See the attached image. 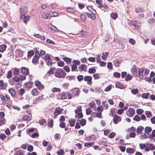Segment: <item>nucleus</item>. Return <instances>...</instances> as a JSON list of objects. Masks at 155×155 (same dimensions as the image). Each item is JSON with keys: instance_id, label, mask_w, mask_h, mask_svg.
Listing matches in <instances>:
<instances>
[{"instance_id": "423d86ee", "label": "nucleus", "mask_w": 155, "mask_h": 155, "mask_svg": "<svg viewBox=\"0 0 155 155\" xmlns=\"http://www.w3.org/2000/svg\"><path fill=\"white\" fill-rule=\"evenodd\" d=\"M35 85L40 90H43L44 88V85L38 80H36L35 82Z\"/></svg>"}, {"instance_id": "9b49d317", "label": "nucleus", "mask_w": 155, "mask_h": 155, "mask_svg": "<svg viewBox=\"0 0 155 155\" xmlns=\"http://www.w3.org/2000/svg\"><path fill=\"white\" fill-rule=\"evenodd\" d=\"M121 119L120 117L115 115L114 117L113 121L114 124H117L121 120Z\"/></svg>"}, {"instance_id": "20e7f679", "label": "nucleus", "mask_w": 155, "mask_h": 155, "mask_svg": "<svg viewBox=\"0 0 155 155\" xmlns=\"http://www.w3.org/2000/svg\"><path fill=\"white\" fill-rule=\"evenodd\" d=\"M96 2L98 5V7L100 8H104L105 9L108 8V6L106 4H103L102 0H96Z\"/></svg>"}, {"instance_id": "412c9836", "label": "nucleus", "mask_w": 155, "mask_h": 155, "mask_svg": "<svg viewBox=\"0 0 155 155\" xmlns=\"http://www.w3.org/2000/svg\"><path fill=\"white\" fill-rule=\"evenodd\" d=\"M8 92L11 94L12 96L14 97L16 95L15 91L12 88H10L8 90Z\"/></svg>"}, {"instance_id": "a211bd4d", "label": "nucleus", "mask_w": 155, "mask_h": 155, "mask_svg": "<svg viewBox=\"0 0 155 155\" xmlns=\"http://www.w3.org/2000/svg\"><path fill=\"white\" fill-rule=\"evenodd\" d=\"M131 73L134 76H136L137 74V70L136 66H134L131 68Z\"/></svg>"}, {"instance_id": "09e8293b", "label": "nucleus", "mask_w": 155, "mask_h": 155, "mask_svg": "<svg viewBox=\"0 0 155 155\" xmlns=\"http://www.w3.org/2000/svg\"><path fill=\"white\" fill-rule=\"evenodd\" d=\"M66 99L67 98L68 99H71L72 98V96L69 92H66Z\"/></svg>"}, {"instance_id": "aec40b11", "label": "nucleus", "mask_w": 155, "mask_h": 155, "mask_svg": "<svg viewBox=\"0 0 155 155\" xmlns=\"http://www.w3.org/2000/svg\"><path fill=\"white\" fill-rule=\"evenodd\" d=\"M39 58V56H38L36 54H35L32 60L33 63L34 64H36L38 62Z\"/></svg>"}, {"instance_id": "a18cd8bd", "label": "nucleus", "mask_w": 155, "mask_h": 155, "mask_svg": "<svg viewBox=\"0 0 155 155\" xmlns=\"http://www.w3.org/2000/svg\"><path fill=\"white\" fill-rule=\"evenodd\" d=\"M19 73V70L17 68H15L13 71V75H18Z\"/></svg>"}, {"instance_id": "7ed1b4c3", "label": "nucleus", "mask_w": 155, "mask_h": 155, "mask_svg": "<svg viewBox=\"0 0 155 155\" xmlns=\"http://www.w3.org/2000/svg\"><path fill=\"white\" fill-rule=\"evenodd\" d=\"M0 97L2 102H9L11 101L10 96L7 94L2 93L0 94Z\"/></svg>"}, {"instance_id": "6e6d98bb", "label": "nucleus", "mask_w": 155, "mask_h": 155, "mask_svg": "<svg viewBox=\"0 0 155 155\" xmlns=\"http://www.w3.org/2000/svg\"><path fill=\"white\" fill-rule=\"evenodd\" d=\"M39 123L41 125L44 126H46V121L44 119H42L41 121H40Z\"/></svg>"}, {"instance_id": "f704fd0d", "label": "nucleus", "mask_w": 155, "mask_h": 155, "mask_svg": "<svg viewBox=\"0 0 155 155\" xmlns=\"http://www.w3.org/2000/svg\"><path fill=\"white\" fill-rule=\"evenodd\" d=\"M6 48V46L5 45H0V52H3L5 51Z\"/></svg>"}, {"instance_id": "a878e982", "label": "nucleus", "mask_w": 155, "mask_h": 155, "mask_svg": "<svg viewBox=\"0 0 155 155\" xmlns=\"http://www.w3.org/2000/svg\"><path fill=\"white\" fill-rule=\"evenodd\" d=\"M116 86L117 87L121 89L123 88L124 87V85L119 81H118L116 83Z\"/></svg>"}, {"instance_id": "864d4df0", "label": "nucleus", "mask_w": 155, "mask_h": 155, "mask_svg": "<svg viewBox=\"0 0 155 155\" xmlns=\"http://www.w3.org/2000/svg\"><path fill=\"white\" fill-rule=\"evenodd\" d=\"M77 79L79 82H81L83 80L84 78L82 75H79L77 76Z\"/></svg>"}, {"instance_id": "f03ea898", "label": "nucleus", "mask_w": 155, "mask_h": 155, "mask_svg": "<svg viewBox=\"0 0 155 155\" xmlns=\"http://www.w3.org/2000/svg\"><path fill=\"white\" fill-rule=\"evenodd\" d=\"M138 72V75L139 78L140 79H143L144 78V76L148 74L149 73V70L147 69L144 70L141 68L139 69Z\"/></svg>"}, {"instance_id": "c756f323", "label": "nucleus", "mask_w": 155, "mask_h": 155, "mask_svg": "<svg viewBox=\"0 0 155 155\" xmlns=\"http://www.w3.org/2000/svg\"><path fill=\"white\" fill-rule=\"evenodd\" d=\"M71 71L72 72L77 71L78 70H77V65L72 64L71 65Z\"/></svg>"}, {"instance_id": "680f3d73", "label": "nucleus", "mask_w": 155, "mask_h": 155, "mask_svg": "<svg viewBox=\"0 0 155 155\" xmlns=\"http://www.w3.org/2000/svg\"><path fill=\"white\" fill-rule=\"evenodd\" d=\"M132 78L133 76L132 75L128 74L126 76L125 80L126 81H128L130 80Z\"/></svg>"}, {"instance_id": "ddd939ff", "label": "nucleus", "mask_w": 155, "mask_h": 155, "mask_svg": "<svg viewBox=\"0 0 155 155\" xmlns=\"http://www.w3.org/2000/svg\"><path fill=\"white\" fill-rule=\"evenodd\" d=\"M21 73L23 74L27 75L29 74V71L28 68L25 67H22L21 68Z\"/></svg>"}, {"instance_id": "f3484780", "label": "nucleus", "mask_w": 155, "mask_h": 155, "mask_svg": "<svg viewBox=\"0 0 155 155\" xmlns=\"http://www.w3.org/2000/svg\"><path fill=\"white\" fill-rule=\"evenodd\" d=\"M20 13V19H22L23 16L25 15L26 12L24 11V8L23 7L20 8L19 9Z\"/></svg>"}, {"instance_id": "1a4fd4ad", "label": "nucleus", "mask_w": 155, "mask_h": 155, "mask_svg": "<svg viewBox=\"0 0 155 155\" xmlns=\"http://www.w3.org/2000/svg\"><path fill=\"white\" fill-rule=\"evenodd\" d=\"M66 92L61 93L57 95V98L59 100H63L66 99Z\"/></svg>"}, {"instance_id": "39448f33", "label": "nucleus", "mask_w": 155, "mask_h": 155, "mask_svg": "<svg viewBox=\"0 0 155 155\" xmlns=\"http://www.w3.org/2000/svg\"><path fill=\"white\" fill-rule=\"evenodd\" d=\"M126 114L129 117H132L135 114V111L134 109L130 108L126 111Z\"/></svg>"}, {"instance_id": "7c9ffc66", "label": "nucleus", "mask_w": 155, "mask_h": 155, "mask_svg": "<svg viewBox=\"0 0 155 155\" xmlns=\"http://www.w3.org/2000/svg\"><path fill=\"white\" fill-rule=\"evenodd\" d=\"M110 17L113 19L115 20L118 17V15L117 13L112 12L110 14Z\"/></svg>"}, {"instance_id": "8fccbe9b", "label": "nucleus", "mask_w": 155, "mask_h": 155, "mask_svg": "<svg viewBox=\"0 0 155 155\" xmlns=\"http://www.w3.org/2000/svg\"><path fill=\"white\" fill-rule=\"evenodd\" d=\"M57 153L58 155H64V152L63 150L61 149L57 151Z\"/></svg>"}, {"instance_id": "a19ab883", "label": "nucleus", "mask_w": 155, "mask_h": 155, "mask_svg": "<svg viewBox=\"0 0 155 155\" xmlns=\"http://www.w3.org/2000/svg\"><path fill=\"white\" fill-rule=\"evenodd\" d=\"M64 61L66 62L67 64H70L71 61V58L64 57L63 58Z\"/></svg>"}, {"instance_id": "72a5a7b5", "label": "nucleus", "mask_w": 155, "mask_h": 155, "mask_svg": "<svg viewBox=\"0 0 155 155\" xmlns=\"http://www.w3.org/2000/svg\"><path fill=\"white\" fill-rule=\"evenodd\" d=\"M87 8L88 9V10L93 15H95L96 14V11L94 10L93 8L92 7H89V8H88L87 7Z\"/></svg>"}, {"instance_id": "3c124183", "label": "nucleus", "mask_w": 155, "mask_h": 155, "mask_svg": "<svg viewBox=\"0 0 155 155\" xmlns=\"http://www.w3.org/2000/svg\"><path fill=\"white\" fill-rule=\"evenodd\" d=\"M33 83L30 82H28L25 84V86L27 88H31L32 87V85Z\"/></svg>"}, {"instance_id": "0eeeda50", "label": "nucleus", "mask_w": 155, "mask_h": 155, "mask_svg": "<svg viewBox=\"0 0 155 155\" xmlns=\"http://www.w3.org/2000/svg\"><path fill=\"white\" fill-rule=\"evenodd\" d=\"M130 25L134 27V29L140 30V26L139 25V23L136 21H130Z\"/></svg>"}, {"instance_id": "49530a36", "label": "nucleus", "mask_w": 155, "mask_h": 155, "mask_svg": "<svg viewBox=\"0 0 155 155\" xmlns=\"http://www.w3.org/2000/svg\"><path fill=\"white\" fill-rule=\"evenodd\" d=\"M53 120H50L48 121V126L50 127H52L53 126Z\"/></svg>"}, {"instance_id": "de8ad7c7", "label": "nucleus", "mask_w": 155, "mask_h": 155, "mask_svg": "<svg viewBox=\"0 0 155 155\" xmlns=\"http://www.w3.org/2000/svg\"><path fill=\"white\" fill-rule=\"evenodd\" d=\"M6 122V121L5 118H2L1 119L0 118V126L5 124Z\"/></svg>"}, {"instance_id": "0e129e2a", "label": "nucleus", "mask_w": 155, "mask_h": 155, "mask_svg": "<svg viewBox=\"0 0 155 155\" xmlns=\"http://www.w3.org/2000/svg\"><path fill=\"white\" fill-rule=\"evenodd\" d=\"M12 76V71H9L8 72L6 78H7L10 79L11 78Z\"/></svg>"}, {"instance_id": "ea45409f", "label": "nucleus", "mask_w": 155, "mask_h": 155, "mask_svg": "<svg viewBox=\"0 0 155 155\" xmlns=\"http://www.w3.org/2000/svg\"><path fill=\"white\" fill-rule=\"evenodd\" d=\"M120 61L116 59L114 61V64L115 67H118L120 66Z\"/></svg>"}, {"instance_id": "5701e85b", "label": "nucleus", "mask_w": 155, "mask_h": 155, "mask_svg": "<svg viewBox=\"0 0 155 155\" xmlns=\"http://www.w3.org/2000/svg\"><path fill=\"white\" fill-rule=\"evenodd\" d=\"M32 115L30 116L25 115H24L22 117V119L24 121H30L31 120Z\"/></svg>"}, {"instance_id": "79ce46f5", "label": "nucleus", "mask_w": 155, "mask_h": 155, "mask_svg": "<svg viewBox=\"0 0 155 155\" xmlns=\"http://www.w3.org/2000/svg\"><path fill=\"white\" fill-rule=\"evenodd\" d=\"M94 144V142H86L84 143V146L85 147H90Z\"/></svg>"}, {"instance_id": "338daca9", "label": "nucleus", "mask_w": 155, "mask_h": 155, "mask_svg": "<svg viewBox=\"0 0 155 155\" xmlns=\"http://www.w3.org/2000/svg\"><path fill=\"white\" fill-rule=\"evenodd\" d=\"M57 64L58 66L62 67L64 65V63L63 61H59L58 62Z\"/></svg>"}, {"instance_id": "6e6552de", "label": "nucleus", "mask_w": 155, "mask_h": 155, "mask_svg": "<svg viewBox=\"0 0 155 155\" xmlns=\"http://www.w3.org/2000/svg\"><path fill=\"white\" fill-rule=\"evenodd\" d=\"M84 80L87 82V84L89 85L92 84V77L89 76H86L84 77Z\"/></svg>"}, {"instance_id": "4468645a", "label": "nucleus", "mask_w": 155, "mask_h": 155, "mask_svg": "<svg viewBox=\"0 0 155 155\" xmlns=\"http://www.w3.org/2000/svg\"><path fill=\"white\" fill-rule=\"evenodd\" d=\"M87 67L86 65L81 64L78 67V69L79 71H87Z\"/></svg>"}, {"instance_id": "774afa93", "label": "nucleus", "mask_w": 155, "mask_h": 155, "mask_svg": "<svg viewBox=\"0 0 155 155\" xmlns=\"http://www.w3.org/2000/svg\"><path fill=\"white\" fill-rule=\"evenodd\" d=\"M72 63H73V64H75L76 65H79L80 64V62L79 60H74L72 61Z\"/></svg>"}, {"instance_id": "4c0bfd02", "label": "nucleus", "mask_w": 155, "mask_h": 155, "mask_svg": "<svg viewBox=\"0 0 155 155\" xmlns=\"http://www.w3.org/2000/svg\"><path fill=\"white\" fill-rule=\"evenodd\" d=\"M30 16H25L23 18V22L27 24L30 20Z\"/></svg>"}, {"instance_id": "9d476101", "label": "nucleus", "mask_w": 155, "mask_h": 155, "mask_svg": "<svg viewBox=\"0 0 155 155\" xmlns=\"http://www.w3.org/2000/svg\"><path fill=\"white\" fill-rule=\"evenodd\" d=\"M91 116L92 117H97L98 118H101L102 117V114L101 112H93L91 115Z\"/></svg>"}, {"instance_id": "c9c22d12", "label": "nucleus", "mask_w": 155, "mask_h": 155, "mask_svg": "<svg viewBox=\"0 0 155 155\" xmlns=\"http://www.w3.org/2000/svg\"><path fill=\"white\" fill-rule=\"evenodd\" d=\"M76 113L75 117L78 118H81L83 117V115L81 112H78Z\"/></svg>"}, {"instance_id": "bb28decb", "label": "nucleus", "mask_w": 155, "mask_h": 155, "mask_svg": "<svg viewBox=\"0 0 155 155\" xmlns=\"http://www.w3.org/2000/svg\"><path fill=\"white\" fill-rule=\"evenodd\" d=\"M135 150L132 148L128 147L126 149L127 153H133L134 152Z\"/></svg>"}, {"instance_id": "052dcab7", "label": "nucleus", "mask_w": 155, "mask_h": 155, "mask_svg": "<svg viewBox=\"0 0 155 155\" xmlns=\"http://www.w3.org/2000/svg\"><path fill=\"white\" fill-rule=\"evenodd\" d=\"M102 104L103 105L105 109V110H107L108 108V104L107 103V102L106 101H103L102 102Z\"/></svg>"}, {"instance_id": "b1692460", "label": "nucleus", "mask_w": 155, "mask_h": 155, "mask_svg": "<svg viewBox=\"0 0 155 155\" xmlns=\"http://www.w3.org/2000/svg\"><path fill=\"white\" fill-rule=\"evenodd\" d=\"M143 129L144 128L142 126H139L137 130V133L138 134H141Z\"/></svg>"}, {"instance_id": "473e14b6", "label": "nucleus", "mask_w": 155, "mask_h": 155, "mask_svg": "<svg viewBox=\"0 0 155 155\" xmlns=\"http://www.w3.org/2000/svg\"><path fill=\"white\" fill-rule=\"evenodd\" d=\"M76 121L75 120L72 119H70L69 120V123L70 124V125L71 127H73L75 124Z\"/></svg>"}, {"instance_id": "f8f14e48", "label": "nucleus", "mask_w": 155, "mask_h": 155, "mask_svg": "<svg viewBox=\"0 0 155 155\" xmlns=\"http://www.w3.org/2000/svg\"><path fill=\"white\" fill-rule=\"evenodd\" d=\"M155 22V19L151 18L149 19L147 21V23L150 26H152Z\"/></svg>"}, {"instance_id": "5fc2aeb1", "label": "nucleus", "mask_w": 155, "mask_h": 155, "mask_svg": "<svg viewBox=\"0 0 155 155\" xmlns=\"http://www.w3.org/2000/svg\"><path fill=\"white\" fill-rule=\"evenodd\" d=\"M34 54V51L33 50H31L28 52V57L30 58Z\"/></svg>"}, {"instance_id": "c85d7f7f", "label": "nucleus", "mask_w": 155, "mask_h": 155, "mask_svg": "<svg viewBox=\"0 0 155 155\" xmlns=\"http://www.w3.org/2000/svg\"><path fill=\"white\" fill-rule=\"evenodd\" d=\"M31 92L32 94L34 96H37L38 95L39 93V92L35 88L33 89L31 91Z\"/></svg>"}, {"instance_id": "cd10ccee", "label": "nucleus", "mask_w": 155, "mask_h": 155, "mask_svg": "<svg viewBox=\"0 0 155 155\" xmlns=\"http://www.w3.org/2000/svg\"><path fill=\"white\" fill-rule=\"evenodd\" d=\"M109 53L108 52H103L102 54V58L103 60H105L107 58Z\"/></svg>"}, {"instance_id": "37998d69", "label": "nucleus", "mask_w": 155, "mask_h": 155, "mask_svg": "<svg viewBox=\"0 0 155 155\" xmlns=\"http://www.w3.org/2000/svg\"><path fill=\"white\" fill-rule=\"evenodd\" d=\"M96 71V70L94 67H92L90 68L88 71V72L90 74H93L95 73Z\"/></svg>"}, {"instance_id": "13d9d810", "label": "nucleus", "mask_w": 155, "mask_h": 155, "mask_svg": "<svg viewBox=\"0 0 155 155\" xmlns=\"http://www.w3.org/2000/svg\"><path fill=\"white\" fill-rule=\"evenodd\" d=\"M61 136L60 134L58 133L55 134L54 136L55 139L57 140H60L61 138Z\"/></svg>"}, {"instance_id": "c03bdc74", "label": "nucleus", "mask_w": 155, "mask_h": 155, "mask_svg": "<svg viewBox=\"0 0 155 155\" xmlns=\"http://www.w3.org/2000/svg\"><path fill=\"white\" fill-rule=\"evenodd\" d=\"M155 137V130H153L151 133V135H150L149 137V138L151 139L152 140L154 137Z\"/></svg>"}, {"instance_id": "69168bd1", "label": "nucleus", "mask_w": 155, "mask_h": 155, "mask_svg": "<svg viewBox=\"0 0 155 155\" xmlns=\"http://www.w3.org/2000/svg\"><path fill=\"white\" fill-rule=\"evenodd\" d=\"M44 95L43 94H42L40 96H38L36 98V101H39L41 100H42L43 99Z\"/></svg>"}, {"instance_id": "bf43d9fd", "label": "nucleus", "mask_w": 155, "mask_h": 155, "mask_svg": "<svg viewBox=\"0 0 155 155\" xmlns=\"http://www.w3.org/2000/svg\"><path fill=\"white\" fill-rule=\"evenodd\" d=\"M113 76L114 77L117 78H120V74L117 72H115L113 74Z\"/></svg>"}, {"instance_id": "f257e3e1", "label": "nucleus", "mask_w": 155, "mask_h": 155, "mask_svg": "<svg viewBox=\"0 0 155 155\" xmlns=\"http://www.w3.org/2000/svg\"><path fill=\"white\" fill-rule=\"evenodd\" d=\"M66 75V73L62 69L57 68L55 71L54 76L59 78H64Z\"/></svg>"}, {"instance_id": "2f4dec72", "label": "nucleus", "mask_w": 155, "mask_h": 155, "mask_svg": "<svg viewBox=\"0 0 155 155\" xmlns=\"http://www.w3.org/2000/svg\"><path fill=\"white\" fill-rule=\"evenodd\" d=\"M152 128L149 127H146L144 129V132L146 134L149 133L152 131Z\"/></svg>"}, {"instance_id": "6ab92c4d", "label": "nucleus", "mask_w": 155, "mask_h": 155, "mask_svg": "<svg viewBox=\"0 0 155 155\" xmlns=\"http://www.w3.org/2000/svg\"><path fill=\"white\" fill-rule=\"evenodd\" d=\"M56 70V68L55 67H51L50 68L49 70L47 72V74L49 75L51 74H54L55 71Z\"/></svg>"}, {"instance_id": "e2e57ef3", "label": "nucleus", "mask_w": 155, "mask_h": 155, "mask_svg": "<svg viewBox=\"0 0 155 155\" xmlns=\"http://www.w3.org/2000/svg\"><path fill=\"white\" fill-rule=\"evenodd\" d=\"M44 59L46 61H47L51 60V58L50 56L48 54H47L44 56Z\"/></svg>"}, {"instance_id": "393cba45", "label": "nucleus", "mask_w": 155, "mask_h": 155, "mask_svg": "<svg viewBox=\"0 0 155 155\" xmlns=\"http://www.w3.org/2000/svg\"><path fill=\"white\" fill-rule=\"evenodd\" d=\"M80 90L78 89L77 88L73 91V92L74 93L75 96H78L80 92Z\"/></svg>"}, {"instance_id": "2eb2a0df", "label": "nucleus", "mask_w": 155, "mask_h": 155, "mask_svg": "<svg viewBox=\"0 0 155 155\" xmlns=\"http://www.w3.org/2000/svg\"><path fill=\"white\" fill-rule=\"evenodd\" d=\"M63 110V109L62 108H60L59 107H57L55 110L54 114L55 116H56L60 114Z\"/></svg>"}, {"instance_id": "4d7b16f0", "label": "nucleus", "mask_w": 155, "mask_h": 155, "mask_svg": "<svg viewBox=\"0 0 155 155\" xmlns=\"http://www.w3.org/2000/svg\"><path fill=\"white\" fill-rule=\"evenodd\" d=\"M67 10L68 12L71 13H73L75 12V9L73 8H68L67 9Z\"/></svg>"}, {"instance_id": "dca6fc26", "label": "nucleus", "mask_w": 155, "mask_h": 155, "mask_svg": "<svg viewBox=\"0 0 155 155\" xmlns=\"http://www.w3.org/2000/svg\"><path fill=\"white\" fill-rule=\"evenodd\" d=\"M7 83H4L3 80H0V89L4 90L5 89L7 86Z\"/></svg>"}, {"instance_id": "4be33fe9", "label": "nucleus", "mask_w": 155, "mask_h": 155, "mask_svg": "<svg viewBox=\"0 0 155 155\" xmlns=\"http://www.w3.org/2000/svg\"><path fill=\"white\" fill-rule=\"evenodd\" d=\"M41 15L45 19H48L50 17V14H49V13H46L45 12H42L41 13Z\"/></svg>"}, {"instance_id": "603ef678", "label": "nucleus", "mask_w": 155, "mask_h": 155, "mask_svg": "<svg viewBox=\"0 0 155 155\" xmlns=\"http://www.w3.org/2000/svg\"><path fill=\"white\" fill-rule=\"evenodd\" d=\"M80 123L81 126H83L86 124V120L84 119H81L80 121Z\"/></svg>"}, {"instance_id": "e433bc0d", "label": "nucleus", "mask_w": 155, "mask_h": 155, "mask_svg": "<svg viewBox=\"0 0 155 155\" xmlns=\"http://www.w3.org/2000/svg\"><path fill=\"white\" fill-rule=\"evenodd\" d=\"M18 92L19 95L22 96L25 92V91L24 89L21 88L18 91Z\"/></svg>"}, {"instance_id": "58836bf2", "label": "nucleus", "mask_w": 155, "mask_h": 155, "mask_svg": "<svg viewBox=\"0 0 155 155\" xmlns=\"http://www.w3.org/2000/svg\"><path fill=\"white\" fill-rule=\"evenodd\" d=\"M86 14L87 15L88 18H91L92 19H94L96 18V16L94 15H92V14L88 12L86 13Z\"/></svg>"}]
</instances>
